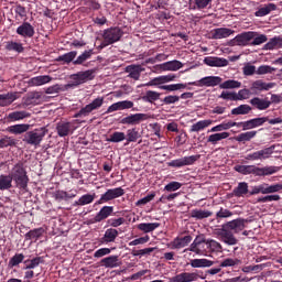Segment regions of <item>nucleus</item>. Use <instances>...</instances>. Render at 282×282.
Returning <instances> with one entry per match:
<instances>
[{"label": "nucleus", "mask_w": 282, "mask_h": 282, "mask_svg": "<svg viewBox=\"0 0 282 282\" xmlns=\"http://www.w3.org/2000/svg\"><path fill=\"white\" fill-rule=\"evenodd\" d=\"M156 228H160V223H141L138 225V230L141 232H153Z\"/></svg>", "instance_id": "45"}, {"label": "nucleus", "mask_w": 282, "mask_h": 282, "mask_svg": "<svg viewBox=\"0 0 282 282\" xmlns=\"http://www.w3.org/2000/svg\"><path fill=\"white\" fill-rule=\"evenodd\" d=\"M191 217L193 219H208V217H213V212L203 210V209H193L191 212Z\"/></svg>", "instance_id": "41"}, {"label": "nucleus", "mask_w": 282, "mask_h": 282, "mask_svg": "<svg viewBox=\"0 0 282 282\" xmlns=\"http://www.w3.org/2000/svg\"><path fill=\"white\" fill-rule=\"evenodd\" d=\"M7 131L9 133H12L13 135H21V133H28V131H30V124L19 123V124L10 126L7 128Z\"/></svg>", "instance_id": "30"}, {"label": "nucleus", "mask_w": 282, "mask_h": 282, "mask_svg": "<svg viewBox=\"0 0 282 282\" xmlns=\"http://www.w3.org/2000/svg\"><path fill=\"white\" fill-rule=\"evenodd\" d=\"M123 140H127V134H124V132H113L112 134H110L108 142H123Z\"/></svg>", "instance_id": "61"}, {"label": "nucleus", "mask_w": 282, "mask_h": 282, "mask_svg": "<svg viewBox=\"0 0 282 282\" xmlns=\"http://www.w3.org/2000/svg\"><path fill=\"white\" fill-rule=\"evenodd\" d=\"M272 153H274V148H265L256 152H252L250 154H247L245 156V160H248L249 162H257V160L263 161L272 158Z\"/></svg>", "instance_id": "7"}, {"label": "nucleus", "mask_w": 282, "mask_h": 282, "mask_svg": "<svg viewBox=\"0 0 282 282\" xmlns=\"http://www.w3.org/2000/svg\"><path fill=\"white\" fill-rule=\"evenodd\" d=\"M76 56H78V52L76 51H72L68 53H65L64 55H61L57 57V62L58 63H65L66 65H69V63H74V58H76Z\"/></svg>", "instance_id": "43"}, {"label": "nucleus", "mask_w": 282, "mask_h": 282, "mask_svg": "<svg viewBox=\"0 0 282 282\" xmlns=\"http://www.w3.org/2000/svg\"><path fill=\"white\" fill-rule=\"evenodd\" d=\"M186 250L199 257H208V239L204 235H198Z\"/></svg>", "instance_id": "4"}, {"label": "nucleus", "mask_w": 282, "mask_h": 282, "mask_svg": "<svg viewBox=\"0 0 282 282\" xmlns=\"http://www.w3.org/2000/svg\"><path fill=\"white\" fill-rule=\"evenodd\" d=\"M74 123L69 121H59L56 124V132L59 138H66V135H70V133H74Z\"/></svg>", "instance_id": "14"}, {"label": "nucleus", "mask_w": 282, "mask_h": 282, "mask_svg": "<svg viewBox=\"0 0 282 282\" xmlns=\"http://www.w3.org/2000/svg\"><path fill=\"white\" fill-rule=\"evenodd\" d=\"M94 56V50L85 51L83 54H80L74 62L73 65H83L86 61H89Z\"/></svg>", "instance_id": "52"}, {"label": "nucleus", "mask_w": 282, "mask_h": 282, "mask_svg": "<svg viewBox=\"0 0 282 282\" xmlns=\"http://www.w3.org/2000/svg\"><path fill=\"white\" fill-rule=\"evenodd\" d=\"M279 171V167L275 166H265V167H257L256 165H252V172L251 175H258L259 177L265 176V175H274Z\"/></svg>", "instance_id": "20"}, {"label": "nucleus", "mask_w": 282, "mask_h": 282, "mask_svg": "<svg viewBox=\"0 0 282 282\" xmlns=\"http://www.w3.org/2000/svg\"><path fill=\"white\" fill-rule=\"evenodd\" d=\"M200 155L185 156L182 159L173 160L169 163V166L174 169H181V166H191L199 160Z\"/></svg>", "instance_id": "12"}, {"label": "nucleus", "mask_w": 282, "mask_h": 282, "mask_svg": "<svg viewBox=\"0 0 282 282\" xmlns=\"http://www.w3.org/2000/svg\"><path fill=\"white\" fill-rule=\"evenodd\" d=\"M210 124H213V120H210V119L200 120V121L192 124L189 131L192 133H199V131H204V129H208V127H210Z\"/></svg>", "instance_id": "31"}, {"label": "nucleus", "mask_w": 282, "mask_h": 282, "mask_svg": "<svg viewBox=\"0 0 282 282\" xmlns=\"http://www.w3.org/2000/svg\"><path fill=\"white\" fill-rule=\"evenodd\" d=\"M23 259H25V256L23 253H15L10 260H9V268H17L20 263H23Z\"/></svg>", "instance_id": "56"}, {"label": "nucleus", "mask_w": 282, "mask_h": 282, "mask_svg": "<svg viewBox=\"0 0 282 282\" xmlns=\"http://www.w3.org/2000/svg\"><path fill=\"white\" fill-rule=\"evenodd\" d=\"M207 241H208V253L209 254L224 252V247L221 246L220 242H218L217 240H214V239H207Z\"/></svg>", "instance_id": "42"}, {"label": "nucleus", "mask_w": 282, "mask_h": 282, "mask_svg": "<svg viewBox=\"0 0 282 282\" xmlns=\"http://www.w3.org/2000/svg\"><path fill=\"white\" fill-rule=\"evenodd\" d=\"M122 195H124V189L122 187L108 189L105 194L101 195L97 204H107V202L118 199V197H122Z\"/></svg>", "instance_id": "9"}, {"label": "nucleus", "mask_w": 282, "mask_h": 282, "mask_svg": "<svg viewBox=\"0 0 282 282\" xmlns=\"http://www.w3.org/2000/svg\"><path fill=\"white\" fill-rule=\"evenodd\" d=\"M249 102L254 107V109H258L259 111H265V109H270V105H272V101H270L268 98L259 97H253Z\"/></svg>", "instance_id": "17"}, {"label": "nucleus", "mask_w": 282, "mask_h": 282, "mask_svg": "<svg viewBox=\"0 0 282 282\" xmlns=\"http://www.w3.org/2000/svg\"><path fill=\"white\" fill-rule=\"evenodd\" d=\"M189 264L192 268H213L215 261L202 258V259H193L191 260Z\"/></svg>", "instance_id": "33"}, {"label": "nucleus", "mask_w": 282, "mask_h": 282, "mask_svg": "<svg viewBox=\"0 0 282 282\" xmlns=\"http://www.w3.org/2000/svg\"><path fill=\"white\" fill-rule=\"evenodd\" d=\"M53 197L56 202H67L68 199H74L76 194H69L63 189L55 191Z\"/></svg>", "instance_id": "36"}, {"label": "nucleus", "mask_w": 282, "mask_h": 282, "mask_svg": "<svg viewBox=\"0 0 282 282\" xmlns=\"http://www.w3.org/2000/svg\"><path fill=\"white\" fill-rule=\"evenodd\" d=\"M239 263H241L239 259L227 258L221 261L220 268H235V265H239Z\"/></svg>", "instance_id": "62"}, {"label": "nucleus", "mask_w": 282, "mask_h": 282, "mask_svg": "<svg viewBox=\"0 0 282 282\" xmlns=\"http://www.w3.org/2000/svg\"><path fill=\"white\" fill-rule=\"evenodd\" d=\"M227 138H230V132H218L210 134L207 142H209V144H217V142H221V140H226Z\"/></svg>", "instance_id": "38"}, {"label": "nucleus", "mask_w": 282, "mask_h": 282, "mask_svg": "<svg viewBox=\"0 0 282 282\" xmlns=\"http://www.w3.org/2000/svg\"><path fill=\"white\" fill-rule=\"evenodd\" d=\"M6 50H8V52H18V54H21L25 48L23 47V44L19 42L9 41L7 42Z\"/></svg>", "instance_id": "48"}, {"label": "nucleus", "mask_w": 282, "mask_h": 282, "mask_svg": "<svg viewBox=\"0 0 282 282\" xmlns=\"http://www.w3.org/2000/svg\"><path fill=\"white\" fill-rule=\"evenodd\" d=\"M105 105L104 97H97L93 102L86 105L82 108L77 113L74 115V118H82V116L87 117L91 111H96V109H100Z\"/></svg>", "instance_id": "6"}, {"label": "nucleus", "mask_w": 282, "mask_h": 282, "mask_svg": "<svg viewBox=\"0 0 282 282\" xmlns=\"http://www.w3.org/2000/svg\"><path fill=\"white\" fill-rule=\"evenodd\" d=\"M31 117H32V113L25 110H20V111L10 112L7 116V120H9V122H18L19 120H25V118H31Z\"/></svg>", "instance_id": "27"}, {"label": "nucleus", "mask_w": 282, "mask_h": 282, "mask_svg": "<svg viewBox=\"0 0 282 282\" xmlns=\"http://www.w3.org/2000/svg\"><path fill=\"white\" fill-rule=\"evenodd\" d=\"M100 265L107 269L120 268L122 260L119 256H109L100 260Z\"/></svg>", "instance_id": "15"}, {"label": "nucleus", "mask_w": 282, "mask_h": 282, "mask_svg": "<svg viewBox=\"0 0 282 282\" xmlns=\"http://www.w3.org/2000/svg\"><path fill=\"white\" fill-rule=\"evenodd\" d=\"M246 224H248V220L243 218H237L228 221L216 231V236L227 246H237L239 240L235 237V234L238 235V232H241L246 228Z\"/></svg>", "instance_id": "1"}, {"label": "nucleus", "mask_w": 282, "mask_h": 282, "mask_svg": "<svg viewBox=\"0 0 282 282\" xmlns=\"http://www.w3.org/2000/svg\"><path fill=\"white\" fill-rule=\"evenodd\" d=\"M184 67V64L182 62L174 59L170 62H165L160 65V68L163 72H177L178 69H182Z\"/></svg>", "instance_id": "24"}, {"label": "nucleus", "mask_w": 282, "mask_h": 282, "mask_svg": "<svg viewBox=\"0 0 282 282\" xmlns=\"http://www.w3.org/2000/svg\"><path fill=\"white\" fill-rule=\"evenodd\" d=\"M282 47V37L275 36L271 39L267 44H264L263 50H281Z\"/></svg>", "instance_id": "39"}, {"label": "nucleus", "mask_w": 282, "mask_h": 282, "mask_svg": "<svg viewBox=\"0 0 282 282\" xmlns=\"http://www.w3.org/2000/svg\"><path fill=\"white\" fill-rule=\"evenodd\" d=\"M232 127H237V122L225 121L218 126L213 127L209 131L210 133H219V131H228V129H232Z\"/></svg>", "instance_id": "37"}, {"label": "nucleus", "mask_w": 282, "mask_h": 282, "mask_svg": "<svg viewBox=\"0 0 282 282\" xmlns=\"http://www.w3.org/2000/svg\"><path fill=\"white\" fill-rule=\"evenodd\" d=\"M17 93H8L0 95V107H10L17 100Z\"/></svg>", "instance_id": "35"}, {"label": "nucleus", "mask_w": 282, "mask_h": 282, "mask_svg": "<svg viewBox=\"0 0 282 282\" xmlns=\"http://www.w3.org/2000/svg\"><path fill=\"white\" fill-rule=\"evenodd\" d=\"M232 212L230 209L221 207L217 213H216V219H228L229 217H232Z\"/></svg>", "instance_id": "63"}, {"label": "nucleus", "mask_w": 282, "mask_h": 282, "mask_svg": "<svg viewBox=\"0 0 282 282\" xmlns=\"http://www.w3.org/2000/svg\"><path fill=\"white\" fill-rule=\"evenodd\" d=\"M122 30H120V28L117 26L104 30L101 35L104 40L99 45L100 50L107 47L108 45H113V43H118V41L122 39Z\"/></svg>", "instance_id": "5"}, {"label": "nucleus", "mask_w": 282, "mask_h": 282, "mask_svg": "<svg viewBox=\"0 0 282 282\" xmlns=\"http://www.w3.org/2000/svg\"><path fill=\"white\" fill-rule=\"evenodd\" d=\"M191 241H193V237L191 235L176 237L167 245V247L171 248V250H182V248H186Z\"/></svg>", "instance_id": "13"}, {"label": "nucleus", "mask_w": 282, "mask_h": 282, "mask_svg": "<svg viewBox=\"0 0 282 282\" xmlns=\"http://www.w3.org/2000/svg\"><path fill=\"white\" fill-rule=\"evenodd\" d=\"M256 137H257V131L252 130V131H247L238 134L235 138V140L236 142H242L243 144H246V142H250V140H252Z\"/></svg>", "instance_id": "40"}, {"label": "nucleus", "mask_w": 282, "mask_h": 282, "mask_svg": "<svg viewBox=\"0 0 282 282\" xmlns=\"http://www.w3.org/2000/svg\"><path fill=\"white\" fill-rule=\"evenodd\" d=\"M252 165H236L234 170L241 175H252Z\"/></svg>", "instance_id": "59"}, {"label": "nucleus", "mask_w": 282, "mask_h": 282, "mask_svg": "<svg viewBox=\"0 0 282 282\" xmlns=\"http://www.w3.org/2000/svg\"><path fill=\"white\" fill-rule=\"evenodd\" d=\"M42 235H45V229L43 227H40L26 232L24 236V239L25 241H34V240L36 241L41 239Z\"/></svg>", "instance_id": "32"}, {"label": "nucleus", "mask_w": 282, "mask_h": 282, "mask_svg": "<svg viewBox=\"0 0 282 282\" xmlns=\"http://www.w3.org/2000/svg\"><path fill=\"white\" fill-rule=\"evenodd\" d=\"M47 135L46 128H37L31 131H26L23 135L22 141L24 144H29L30 147H41V142H43V138Z\"/></svg>", "instance_id": "3"}, {"label": "nucleus", "mask_w": 282, "mask_h": 282, "mask_svg": "<svg viewBox=\"0 0 282 282\" xmlns=\"http://www.w3.org/2000/svg\"><path fill=\"white\" fill-rule=\"evenodd\" d=\"M17 34L23 36V39H32L34 36V26L30 22H23L18 29Z\"/></svg>", "instance_id": "18"}, {"label": "nucleus", "mask_w": 282, "mask_h": 282, "mask_svg": "<svg viewBox=\"0 0 282 282\" xmlns=\"http://www.w3.org/2000/svg\"><path fill=\"white\" fill-rule=\"evenodd\" d=\"M43 257H36L33 258L32 260H25L24 261V270H34V268H39V265H41V263H43Z\"/></svg>", "instance_id": "51"}, {"label": "nucleus", "mask_w": 282, "mask_h": 282, "mask_svg": "<svg viewBox=\"0 0 282 282\" xmlns=\"http://www.w3.org/2000/svg\"><path fill=\"white\" fill-rule=\"evenodd\" d=\"M138 138H140V132H138L135 128L127 130V135H126L127 142H138Z\"/></svg>", "instance_id": "58"}, {"label": "nucleus", "mask_w": 282, "mask_h": 282, "mask_svg": "<svg viewBox=\"0 0 282 282\" xmlns=\"http://www.w3.org/2000/svg\"><path fill=\"white\" fill-rule=\"evenodd\" d=\"M257 36V32L248 31L242 32L236 36V39L231 40V45H239L240 47H246V45H250V41Z\"/></svg>", "instance_id": "8"}, {"label": "nucleus", "mask_w": 282, "mask_h": 282, "mask_svg": "<svg viewBox=\"0 0 282 282\" xmlns=\"http://www.w3.org/2000/svg\"><path fill=\"white\" fill-rule=\"evenodd\" d=\"M151 119V115L149 113H134V115H129L128 117H124L121 119L120 123L121 124H130V126H135L140 124V122H144V120Z\"/></svg>", "instance_id": "10"}, {"label": "nucleus", "mask_w": 282, "mask_h": 282, "mask_svg": "<svg viewBox=\"0 0 282 282\" xmlns=\"http://www.w3.org/2000/svg\"><path fill=\"white\" fill-rule=\"evenodd\" d=\"M126 72L129 74V78L140 80V75L144 72V67H142V65H129L126 67Z\"/></svg>", "instance_id": "23"}, {"label": "nucleus", "mask_w": 282, "mask_h": 282, "mask_svg": "<svg viewBox=\"0 0 282 282\" xmlns=\"http://www.w3.org/2000/svg\"><path fill=\"white\" fill-rule=\"evenodd\" d=\"M235 34V30L228 28H218L212 31V39L220 40L228 39V36Z\"/></svg>", "instance_id": "21"}, {"label": "nucleus", "mask_w": 282, "mask_h": 282, "mask_svg": "<svg viewBox=\"0 0 282 282\" xmlns=\"http://www.w3.org/2000/svg\"><path fill=\"white\" fill-rule=\"evenodd\" d=\"M220 89H239L241 82L235 79L225 80L219 85Z\"/></svg>", "instance_id": "54"}, {"label": "nucleus", "mask_w": 282, "mask_h": 282, "mask_svg": "<svg viewBox=\"0 0 282 282\" xmlns=\"http://www.w3.org/2000/svg\"><path fill=\"white\" fill-rule=\"evenodd\" d=\"M159 89H164L165 91H180V89H186V84H171L159 86Z\"/></svg>", "instance_id": "57"}, {"label": "nucleus", "mask_w": 282, "mask_h": 282, "mask_svg": "<svg viewBox=\"0 0 282 282\" xmlns=\"http://www.w3.org/2000/svg\"><path fill=\"white\" fill-rule=\"evenodd\" d=\"M70 78L74 80L73 86L77 87V85H83L87 80H94V69L78 72L77 74L70 75Z\"/></svg>", "instance_id": "11"}, {"label": "nucleus", "mask_w": 282, "mask_h": 282, "mask_svg": "<svg viewBox=\"0 0 282 282\" xmlns=\"http://www.w3.org/2000/svg\"><path fill=\"white\" fill-rule=\"evenodd\" d=\"M11 180L15 183L17 188L21 191H28V184L30 182V177H28V172L23 164L18 163L11 171Z\"/></svg>", "instance_id": "2"}, {"label": "nucleus", "mask_w": 282, "mask_h": 282, "mask_svg": "<svg viewBox=\"0 0 282 282\" xmlns=\"http://www.w3.org/2000/svg\"><path fill=\"white\" fill-rule=\"evenodd\" d=\"M250 89L243 88L236 93V100H248L250 98Z\"/></svg>", "instance_id": "64"}, {"label": "nucleus", "mask_w": 282, "mask_h": 282, "mask_svg": "<svg viewBox=\"0 0 282 282\" xmlns=\"http://www.w3.org/2000/svg\"><path fill=\"white\" fill-rule=\"evenodd\" d=\"M160 96L162 95L155 90H148L142 97V100H144V102H150L151 105H153V102L160 100Z\"/></svg>", "instance_id": "46"}, {"label": "nucleus", "mask_w": 282, "mask_h": 282, "mask_svg": "<svg viewBox=\"0 0 282 282\" xmlns=\"http://www.w3.org/2000/svg\"><path fill=\"white\" fill-rule=\"evenodd\" d=\"M274 87V83H265L262 79L254 80L251 84V89L256 91H270Z\"/></svg>", "instance_id": "29"}, {"label": "nucleus", "mask_w": 282, "mask_h": 282, "mask_svg": "<svg viewBox=\"0 0 282 282\" xmlns=\"http://www.w3.org/2000/svg\"><path fill=\"white\" fill-rule=\"evenodd\" d=\"M96 199V193L94 194H85L75 203L76 206H87V204H91Z\"/></svg>", "instance_id": "53"}, {"label": "nucleus", "mask_w": 282, "mask_h": 282, "mask_svg": "<svg viewBox=\"0 0 282 282\" xmlns=\"http://www.w3.org/2000/svg\"><path fill=\"white\" fill-rule=\"evenodd\" d=\"M276 10V4L269 3L265 7L260 8L258 11H256V17H268L270 12H274Z\"/></svg>", "instance_id": "47"}, {"label": "nucleus", "mask_w": 282, "mask_h": 282, "mask_svg": "<svg viewBox=\"0 0 282 282\" xmlns=\"http://www.w3.org/2000/svg\"><path fill=\"white\" fill-rule=\"evenodd\" d=\"M197 279H199V274L193 272H183L180 274H176L175 276H172L170 279L171 282H193V281H197Z\"/></svg>", "instance_id": "16"}, {"label": "nucleus", "mask_w": 282, "mask_h": 282, "mask_svg": "<svg viewBox=\"0 0 282 282\" xmlns=\"http://www.w3.org/2000/svg\"><path fill=\"white\" fill-rule=\"evenodd\" d=\"M47 83H52V76L50 75H40L29 80L30 87H41V85H47Z\"/></svg>", "instance_id": "26"}, {"label": "nucleus", "mask_w": 282, "mask_h": 282, "mask_svg": "<svg viewBox=\"0 0 282 282\" xmlns=\"http://www.w3.org/2000/svg\"><path fill=\"white\" fill-rule=\"evenodd\" d=\"M263 43H268V35L257 33V35L252 37V42H250V45H263Z\"/></svg>", "instance_id": "60"}, {"label": "nucleus", "mask_w": 282, "mask_h": 282, "mask_svg": "<svg viewBox=\"0 0 282 282\" xmlns=\"http://www.w3.org/2000/svg\"><path fill=\"white\" fill-rule=\"evenodd\" d=\"M113 213V207L111 206H104L99 213L95 216L94 221L95 223H100L105 219H107V217H110V215Z\"/></svg>", "instance_id": "34"}, {"label": "nucleus", "mask_w": 282, "mask_h": 282, "mask_svg": "<svg viewBox=\"0 0 282 282\" xmlns=\"http://www.w3.org/2000/svg\"><path fill=\"white\" fill-rule=\"evenodd\" d=\"M232 195L234 197H243L245 195H248V183H239L238 186L234 188Z\"/></svg>", "instance_id": "44"}, {"label": "nucleus", "mask_w": 282, "mask_h": 282, "mask_svg": "<svg viewBox=\"0 0 282 282\" xmlns=\"http://www.w3.org/2000/svg\"><path fill=\"white\" fill-rule=\"evenodd\" d=\"M7 147H17V139L9 135H4L0 139V149H7Z\"/></svg>", "instance_id": "55"}, {"label": "nucleus", "mask_w": 282, "mask_h": 282, "mask_svg": "<svg viewBox=\"0 0 282 282\" xmlns=\"http://www.w3.org/2000/svg\"><path fill=\"white\" fill-rule=\"evenodd\" d=\"M124 109H133V101L123 100L115 102L108 107L106 113H113V111H122Z\"/></svg>", "instance_id": "19"}, {"label": "nucleus", "mask_w": 282, "mask_h": 282, "mask_svg": "<svg viewBox=\"0 0 282 282\" xmlns=\"http://www.w3.org/2000/svg\"><path fill=\"white\" fill-rule=\"evenodd\" d=\"M252 111V107L249 105H240L237 108H234L231 110L232 116H247V113H250Z\"/></svg>", "instance_id": "50"}, {"label": "nucleus", "mask_w": 282, "mask_h": 282, "mask_svg": "<svg viewBox=\"0 0 282 282\" xmlns=\"http://www.w3.org/2000/svg\"><path fill=\"white\" fill-rule=\"evenodd\" d=\"M200 87H217V85H221V77L219 76H208L199 79Z\"/></svg>", "instance_id": "25"}, {"label": "nucleus", "mask_w": 282, "mask_h": 282, "mask_svg": "<svg viewBox=\"0 0 282 282\" xmlns=\"http://www.w3.org/2000/svg\"><path fill=\"white\" fill-rule=\"evenodd\" d=\"M118 229L109 228L105 231L104 237L100 239V243H113L118 239Z\"/></svg>", "instance_id": "28"}, {"label": "nucleus", "mask_w": 282, "mask_h": 282, "mask_svg": "<svg viewBox=\"0 0 282 282\" xmlns=\"http://www.w3.org/2000/svg\"><path fill=\"white\" fill-rule=\"evenodd\" d=\"M12 188V176L10 175H0V191H8Z\"/></svg>", "instance_id": "49"}, {"label": "nucleus", "mask_w": 282, "mask_h": 282, "mask_svg": "<svg viewBox=\"0 0 282 282\" xmlns=\"http://www.w3.org/2000/svg\"><path fill=\"white\" fill-rule=\"evenodd\" d=\"M204 63L209 67H227L228 59L224 57H205Z\"/></svg>", "instance_id": "22"}]
</instances>
